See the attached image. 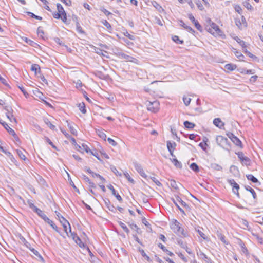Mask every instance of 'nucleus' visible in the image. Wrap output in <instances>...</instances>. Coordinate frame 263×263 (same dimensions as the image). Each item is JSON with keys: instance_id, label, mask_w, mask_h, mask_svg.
I'll use <instances>...</instances> for the list:
<instances>
[{"instance_id": "obj_1", "label": "nucleus", "mask_w": 263, "mask_h": 263, "mask_svg": "<svg viewBox=\"0 0 263 263\" xmlns=\"http://www.w3.org/2000/svg\"><path fill=\"white\" fill-rule=\"evenodd\" d=\"M206 22L209 24V26L207 25L206 27V29L209 32L215 36H221L222 35V31L220 29L218 25L211 21L210 18H208Z\"/></svg>"}, {"instance_id": "obj_2", "label": "nucleus", "mask_w": 263, "mask_h": 263, "mask_svg": "<svg viewBox=\"0 0 263 263\" xmlns=\"http://www.w3.org/2000/svg\"><path fill=\"white\" fill-rule=\"evenodd\" d=\"M171 228L177 235L180 236H185L183 229L181 227L180 223L176 220L172 221Z\"/></svg>"}, {"instance_id": "obj_3", "label": "nucleus", "mask_w": 263, "mask_h": 263, "mask_svg": "<svg viewBox=\"0 0 263 263\" xmlns=\"http://www.w3.org/2000/svg\"><path fill=\"white\" fill-rule=\"evenodd\" d=\"M216 142L218 145L224 149H229L230 148V143L228 139L223 136H217L216 137Z\"/></svg>"}, {"instance_id": "obj_4", "label": "nucleus", "mask_w": 263, "mask_h": 263, "mask_svg": "<svg viewBox=\"0 0 263 263\" xmlns=\"http://www.w3.org/2000/svg\"><path fill=\"white\" fill-rule=\"evenodd\" d=\"M159 103L158 101H148L146 104L148 110L153 112H157L159 110Z\"/></svg>"}, {"instance_id": "obj_5", "label": "nucleus", "mask_w": 263, "mask_h": 263, "mask_svg": "<svg viewBox=\"0 0 263 263\" xmlns=\"http://www.w3.org/2000/svg\"><path fill=\"white\" fill-rule=\"evenodd\" d=\"M209 142V141L208 138L204 137L203 138L202 141L198 144V146H200L206 153H208L210 149V146L208 144Z\"/></svg>"}, {"instance_id": "obj_6", "label": "nucleus", "mask_w": 263, "mask_h": 263, "mask_svg": "<svg viewBox=\"0 0 263 263\" xmlns=\"http://www.w3.org/2000/svg\"><path fill=\"white\" fill-rule=\"evenodd\" d=\"M4 108L7 111L6 113V116L8 118V119H9V120L11 122H14L15 123H16V119H15V118L14 117L13 115H12V109L11 108V107L8 106H5Z\"/></svg>"}, {"instance_id": "obj_7", "label": "nucleus", "mask_w": 263, "mask_h": 263, "mask_svg": "<svg viewBox=\"0 0 263 263\" xmlns=\"http://www.w3.org/2000/svg\"><path fill=\"white\" fill-rule=\"evenodd\" d=\"M60 222L62 224V226L64 228V231L67 234V235L69 237L68 235V232L67 231V226H69V231L71 232V226L69 223V222L65 219L63 216H61V219H60Z\"/></svg>"}, {"instance_id": "obj_8", "label": "nucleus", "mask_w": 263, "mask_h": 263, "mask_svg": "<svg viewBox=\"0 0 263 263\" xmlns=\"http://www.w3.org/2000/svg\"><path fill=\"white\" fill-rule=\"evenodd\" d=\"M237 155L242 164L246 166L250 165V159L248 157L245 156L242 152L238 153Z\"/></svg>"}, {"instance_id": "obj_9", "label": "nucleus", "mask_w": 263, "mask_h": 263, "mask_svg": "<svg viewBox=\"0 0 263 263\" xmlns=\"http://www.w3.org/2000/svg\"><path fill=\"white\" fill-rule=\"evenodd\" d=\"M0 123L3 125V126L5 127V128L7 130V132L10 134L14 136L16 140L18 139V137L17 136L14 130L12 129L11 128H10L6 122H3L2 120H0Z\"/></svg>"}, {"instance_id": "obj_10", "label": "nucleus", "mask_w": 263, "mask_h": 263, "mask_svg": "<svg viewBox=\"0 0 263 263\" xmlns=\"http://www.w3.org/2000/svg\"><path fill=\"white\" fill-rule=\"evenodd\" d=\"M228 182L233 186V192L236 194L238 197H239V194L238 192L239 185L235 181L234 179H230L228 181Z\"/></svg>"}, {"instance_id": "obj_11", "label": "nucleus", "mask_w": 263, "mask_h": 263, "mask_svg": "<svg viewBox=\"0 0 263 263\" xmlns=\"http://www.w3.org/2000/svg\"><path fill=\"white\" fill-rule=\"evenodd\" d=\"M176 146V144L175 142H171L170 141H167V147L172 157H175L173 154V152L175 149Z\"/></svg>"}, {"instance_id": "obj_12", "label": "nucleus", "mask_w": 263, "mask_h": 263, "mask_svg": "<svg viewBox=\"0 0 263 263\" xmlns=\"http://www.w3.org/2000/svg\"><path fill=\"white\" fill-rule=\"evenodd\" d=\"M134 165L135 170L140 174V175L144 178H147V175L144 172L141 165L138 164L137 162H134Z\"/></svg>"}, {"instance_id": "obj_13", "label": "nucleus", "mask_w": 263, "mask_h": 263, "mask_svg": "<svg viewBox=\"0 0 263 263\" xmlns=\"http://www.w3.org/2000/svg\"><path fill=\"white\" fill-rule=\"evenodd\" d=\"M76 149L82 153H83V151H85L87 153L90 152V149H89V147L84 143H82L81 145L79 144L77 145Z\"/></svg>"}, {"instance_id": "obj_14", "label": "nucleus", "mask_w": 263, "mask_h": 263, "mask_svg": "<svg viewBox=\"0 0 263 263\" xmlns=\"http://www.w3.org/2000/svg\"><path fill=\"white\" fill-rule=\"evenodd\" d=\"M107 187L109 190H110V191H111L112 194L116 197L118 201H122V197L120 196V195L118 193H116L115 189H114V187H113V186L111 184H109V185H107Z\"/></svg>"}, {"instance_id": "obj_15", "label": "nucleus", "mask_w": 263, "mask_h": 263, "mask_svg": "<svg viewBox=\"0 0 263 263\" xmlns=\"http://www.w3.org/2000/svg\"><path fill=\"white\" fill-rule=\"evenodd\" d=\"M118 56L123 59L126 60L127 61H130V62H134V60H136L135 58L125 54L123 52H119L118 54Z\"/></svg>"}, {"instance_id": "obj_16", "label": "nucleus", "mask_w": 263, "mask_h": 263, "mask_svg": "<svg viewBox=\"0 0 263 263\" xmlns=\"http://www.w3.org/2000/svg\"><path fill=\"white\" fill-rule=\"evenodd\" d=\"M174 203L175 204L176 206L178 207L180 210H181V208L179 206L178 203H180L183 206H185L186 203L184 202L179 197H176L175 199H173Z\"/></svg>"}, {"instance_id": "obj_17", "label": "nucleus", "mask_w": 263, "mask_h": 263, "mask_svg": "<svg viewBox=\"0 0 263 263\" xmlns=\"http://www.w3.org/2000/svg\"><path fill=\"white\" fill-rule=\"evenodd\" d=\"M213 124L217 127L221 129L223 127L224 123L220 120V118H215L213 120Z\"/></svg>"}, {"instance_id": "obj_18", "label": "nucleus", "mask_w": 263, "mask_h": 263, "mask_svg": "<svg viewBox=\"0 0 263 263\" xmlns=\"http://www.w3.org/2000/svg\"><path fill=\"white\" fill-rule=\"evenodd\" d=\"M35 213H36L38 216L42 218L45 221L49 220V218L44 214V212L41 209L38 208Z\"/></svg>"}, {"instance_id": "obj_19", "label": "nucleus", "mask_w": 263, "mask_h": 263, "mask_svg": "<svg viewBox=\"0 0 263 263\" xmlns=\"http://www.w3.org/2000/svg\"><path fill=\"white\" fill-rule=\"evenodd\" d=\"M30 250L38 258L39 260L42 262L44 261L43 258L37 250H35L34 248H30Z\"/></svg>"}, {"instance_id": "obj_20", "label": "nucleus", "mask_w": 263, "mask_h": 263, "mask_svg": "<svg viewBox=\"0 0 263 263\" xmlns=\"http://www.w3.org/2000/svg\"><path fill=\"white\" fill-rule=\"evenodd\" d=\"M171 161L174 164V165L178 168H181L182 167V164L180 162L178 161L177 159L175 157H173L172 159H170Z\"/></svg>"}, {"instance_id": "obj_21", "label": "nucleus", "mask_w": 263, "mask_h": 263, "mask_svg": "<svg viewBox=\"0 0 263 263\" xmlns=\"http://www.w3.org/2000/svg\"><path fill=\"white\" fill-rule=\"evenodd\" d=\"M231 140L236 145L241 147L242 143L236 136L232 137V139Z\"/></svg>"}, {"instance_id": "obj_22", "label": "nucleus", "mask_w": 263, "mask_h": 263, "mask_svg": "<svg viewBox=\"0 0 263 263\" xmlns=\"http://www.w3.org/2000/svg\"><path fill=\"white\" fill-rule=\"evenodd\" d=\"M31 70L36 74L37 71L39 72H40V67L38 64H34L31 65Z\"/></svg>"}, {"instance_id": "obj_23", "label": "nucleus", "mask_w": 263, "mask_h": 263, "mask_svg": "<svg viewBox=\"0 0 263 263\" xmlns=\"http://www.w3.org/2000/svg\"><path fill=\"white\" fill-rule=\"evenodd\" d=\"M200 258L204 260L206 263H212L211 259L203 253L200 254Z\"/></svg>"}, {"instance_id": "obj_24", "label": "nucleus", "mask_w": 263, "mask_h": 263, "mask_svg": "<svg viewBox=\"0 0 263 263\" xmlns=\"http://www.w3.org/2000/svg\"><path fill=\"white\" fill-rule=\"evenodd\" d=\"M235 41L243 48H246V43L245 42L241 40L240 38H239L238 36H236L234 38Z\"/></svg>"}, {"instance_id": "obj_25", "label": "nucleus", "mask_w": 263, "mask_h": 263, "mask_svg": "<svg viewBox=\"0 0 263 263\" xmlns=\"http://www.w3.org/2000/svg\"><path fill=\"white\" fill-rule=\"evenodd\" d=\"M128 224L132 229L135 230L137 233H140V229L136 224L132 223Z\"/></svg>"}, {"instance_id": "obj_26", "label": "nucleus", "mask_w": 263, "mask_h": 263, "mask_svg": "<svg viewBox=\"0 0 263 263\" xmlns=\"http://www.w3.org/2000/svg\"><path fill=\"white\" fill-rule=\"evenodd\" d=\"M246 177L249 180H251L253 183H257L258 181V179L252 174L247 175Z\"/></svg>"}, {"instance_id": "obj_27", "label": "nucleus", "mask_w": 263, "mask_h": 263, "mask_svg": "<svg viewBox=\"0 0 263 263\" xmlns=\"http://www.w3.org/2000/svg\"><path fill=\"white\" fill-rule=\"evenodd\" d=\"M184 125L186 128H189V129H192L195 126V124H194V123H191L188 121H185L184 122Z\"/></svg>"}, {"instance_id": "obj_28", "label": "nucleus", "mask_w": 263, "mask_h": 263, "mask_svg": "<svg viewBox=\"0 0 263 263\" xmlns=\"http://www.w3.org/2000/svg\"><path fill=\"white\" fill-rule=\"evenodd\" d=\"M245 188L247 191H249L252 194L254 199H256L257 198L256 194L252 188L249 186H245Z\"/></svg>"}, {"instance_id": "obj_29", "label": "nucleus", "mask_w": 263, "mask_h": 263, "mask_svg": "<svg viewBox=\"0 0 263 263\" xmlns=\"http://www.w3.org/2000/svg\"><path fill=\"white\" fill-rule=\"evenodd\" d=\"M118 223L120 226L123 229L124 231L126 232L127 234H129V230L128 228L126 227V226L121 221H119Z\"/></svg>"}, {"instance_id": "obj_30", "label": "nucleus", "mask_w": 263, "mask_h": 263, "mask_svg": "<svg viewBox=\"0 0 263 263\" xmlns=\"http://www.w3.org/2000/svg\"><path fill=\"white\" fill-rule=\"evenodd\" d=\"M188 18L194 23L195 26L197 28V21H196L194 16L192 14H188Z\"/></svg>"}, {"instance_id": "obj_31", "label": "nucleus", "mask_w": 263, "mask_h": 263, "mask_svg": "<svg viewBox=\"0 0 263 263\" xmlns=\"http://www.w3.org/2000/svg\"><path fill=\"white\" fill-rule=\"evenodd\" d=\"M225 68L227 70L232 71L234 70L236 68V65L232 64H227L225 65Z\"/></svg>"}, {"instance_id": "obj_32", "label": "nucleus", "mask_w": 263, "mask_h": 263, "mask_svg": "<svg viewBox=\"0 0 263 263\" xmlns=\"http://www.w3.org/2000/svg\"><path fill=\"white\" fill-rule=\"evenodd\" d=\"M46 222L48 223L51 226V227L55 230L57 232H59L58 230V227L57 226L53 223V222L50 219H49V220L46 221Z\"/></svg>"}, {"instance_id": "obj_33", "label": "nucleus", "mask_w": 263, "mask_h": 263, "mask_svg": "<svg viewBox=\"0 0 263 263\" xmlns=\"http://www.w3.org/2000/svg\"><path fill=\"white\" fill-rule=\"evenodd\" d=\"M217 237L218 238L220 239L224 244L227 243L225 239V236L223 234L221 233H219L217 234Z\"/></svg>"}, {"instance_id": "obj_34", "label": "nucleus", "mask_w": 263, "mask_h": 263, "mask_svg": "<svg viewBox=\"0 0 263 263\" xmlns=\"http://www.w3.org/2000/svg\"><path fill=\"white\" fill-rule=\"evenodd\" d=\"M57 10H58L59 13H60L61 14H62V13L65 14V11H64L63 7L60 4L58 3L57 4Z\"/></svg>"}, {"instance_id": "obj_35", "label": "nucleus", "mask_w": 263, "mask_h": 263, "mask_svg": "<svg viewBox=\"0 0 263 263\" xmlns=\"http://www.w3.org/2000/svg\"><path fill=\"white\" fill-rule=\"evenodd\" d=\"M67 126L69 127L71 134H73V135L76 136L77 135V130L75 128H74L69 123H68Z\"/></svg>"}, {"instance_id": "obj_36", "label": "nucleus", "mask_w": 263, "mask_h": 263, "mask_svg": "<svg viewBox=\"0 0 263 263\" xmlns=\"http://www.w3.org/2000/svg\"><path fill=\"white\" fill-rule=\"evenodd\" d=\"M76 28H77V31L79 32L80 33L83 34L84 33V31L83 30L82 28L81 27L79 23L78 22H77L76 23Z\"/></svg>"}, {"instance_id": "obj_37", "label": "nucleus", "mask_w": 263, "mask_h": 263, "mask_svg": "<svg viewBox=\"0 0 263 263\" xmlns=\"http://www.w3.org/2000/svg\"><path fill=\"white\" fill-rule=\"evenodd\" d=\"M98 136L101 138L102 139H104V140H106V134L102 131L101 130H98L97 132Z\"/></svg>"}, {"instance_id": "obj_38", "label": "nucleus", "mask_w": 263, "mask_h": 263, "mask_svg": "<svg viewBox=\"0 0 263 263\" xmlns=\"http://www.w3.org/2000/svg\"><path fill=\"white\" fill-rule=\"evenodd\" d=\"M80 110L83 114H85L86 112V110L85 109V104L84 103H80L79 105Z\"/></svg>"}, {"instance_id": "obj_39", "label": "nucleus", "mask_w": 263, "mask_h": 263, "mask_svg": "<svg viewBox=\"0 0 263 263\" xmlns=\"http://www.w3.org/2000/svg\"><path fill=\"white\" fill-rule=\"evenodd\" d=\"M81 248L85 247L84 243L82 241L80 237H77V240L74 241Z\"/></svg>"}, {"instance_id": "obj_40", "label": "nucleus", "mask_w": 263, "mask_h": 263, "mask_svg": "<svg viewBox=\"0 0 263 263\" xmlns=\"http://www.w3.org/2000/svg\"><path fill=\"white\" fill-rule=\"evenodd\" d=\"M124 175L125 176V177H126V178L130 182H131L133 184H134L135 183V181L134 180V179L133 178H132L130 176V175H129V174L126 172L125 173H124Z\"/></svg>"}, {"instance_id": "obj_41", "label": "nucleus", "mask_w": 263, "mask_h": 263, "mask_svg": "<svg viewBox=\"0 0 263 263\" xmlns=\"http://www.w3.org/2000/svg\"><path fill=\"white\" fill-rule=\"evenodd\" d=\"M170 185L173 188H174L176 190H177L179 189L177 183L174 180H172L171 181Z\"/></svg>"}, {"instance_id": "obj_42", "label": "nucleus", "mask_w": 263, "mask_h": 263, "mask_svg": "<svg viewBox=\"0 0 263 263\" xmlns=\"http://www.w3.org/2000/svg\"><path fill=\"white\" fill-rule=\"evenodd\" d=\"M172 40L176 43L182 44L183 41L180 40L178 36L175 35L172 37Z\"/></svg>"}, {"instance_id": "obj_43", "label": "nucleus", "mask_w": 263, "mask_h": 263, "mask_svg": "<svg viewBox=\"0 0 263 263\" xmlns=\"http://www.w3.org/2000/svg\"><path fill=\"white\" fill-rule=\"evenodd\" d=\"M28 205L29 206V208L30 209H31L33 211V212H34L38 209V208H37L36 206H35L34 205V204L32 203V202H31L30 201H28Z\"/></svg>"}, {"instance_id": "obj_44", "label": "nucleus", "mask_w": 263, "mask_h": 263, "mask_svg": "<svg viewBox=\"0 0 263 263\" xmlns=\"http://www.w3.org/2000/svg\"><path fill=\"white\" fill-rule=\"evenodd\" d=\"M17 153L21 159L24 160H25L26 157L22 151L17 150Z\"/></svg>"}, {"instance_id": "obj_45", "label": "nucleus", "mask_w": 263, "mask_h": 263, "mask_svg": "<svg viewBox=\"0 0 263 263\" xmlns=\"http://www.w3.org/2000/svg\"><path fill=\"white\" fill-rule=\"evenodd\" d=\"M150 178L152 180V181L155 182L158 186H160L162 185V184L155 177H150Z\"/></svg>"}, {"instance_id": "obj_46", "label": "nucleus", "mask_w": 263, "mask_h": 263, "mask_svg": "<svg viewBox=\"0 0 263 263\" xmlns=\"http://www.w3.org/2000/svg\"><path fill=\"white\" fill-rule=\"evenodd\" d=\"M253 236H254L255 237L256 239H257V240L258 241V242L259 243H260V244L263 243V238L261 237H260L257 234H253Z\"/></svg>"}, {"instance_id": "obj_47", "label": "nucleus", "mask_w": 263, "mask_h": 263, "mask_svg": "<svg viewBox=\"0 0 263 263\" xmlns=\"http://www.w3.org/2000/svg\"><path fill=\"white\" fill-rule=\"evenodd\" d=\"M18 88L20 89V90H21V91L23 93V94L24 95V96H25L26 98H28V96H29V95L28 94V93L25 90L24 88L23 87V86H18Z\"/></svg>"}, {"instance_id": "obj_48", "label": "nucleus", "mask_w": 263, "mask_h": 263, "mask_svg": "<svg viewBox=\"0 0 263 263\" xmlns=\"http://www.w3.org/2000/svg\"><path fill=\"white\" fill-rule=\"evenodd\" d=\"M37 33L39 36L42 37L43 39L44 38L43 35L44 34V32L40 27L37 28Z\"/></svg>"}, {"instance_id": "obj_49", "label": "nucleus", "mask_w": 263, "mask_h": 263, "mask_svg": "<svg viewBox=\"0 0 263 263\" xmlns=\"http://www.w3.org/2000/svg\"><path fill=\"white\" fill-rule=\"evenodd\" d=\"M29 15H30L31 17H32V18H34L35 19H37V20H41L42 19V17H41V16H37V15H35L34 14H33V13H31V12H28V13Z\"/></svg>"}, {"instance_id": "obj_50", "label": "nucleus", "mask_w": 263, "mask_h": 263, "mask_svg": "<svg viewBox=\"0 0 263 263\" xmlns=\"http://www.w3.org/2000/svg\"><path fill=\"white\" fill-rule=\"evenodd\" d=\"M183 102L184 104L186 106L190 104L191 101V98L187 97H183Z\"/></svg>"}, {"instance_id": "obj_51", "label": "nucleus", "mask_w": 263, "mask_h": 263, "mask_svg": "<svg viewBox=\"0 0 263 263\" xmlns=\"http://www.w3.org/2000/svg\"><path fill=\"white\" fill-rule=\"evenodd\" d=\"M45 123L50 127V129L52 130H55V126L54 125H53L50 121L47 120V121H45Z\"/></svg>"}, {"instance_id": "obj_52", "label": "nucleus", "mask_w": 263, "mask_h": 263, "mask_svg": "<svg viewBox=\"0 0 263 263\" xmlns=\"http://www.w3.org/2000/svg\"><path fill=\"white\" fill-rule=\"evenodd\" d=\"M190 168L195 172H197V164L196 163L191 164Z\"/></svg>"}, {"instance_id": "obj_53", "label": "nucleus", "mask_w": 263, "mask_h": 263, "mask_svg": "<svg viewBox=\"0 0 263 263\" xmlns=\"http://www.w3.org/2000/svg\"><path fill=\"white\" fill-rule=\"evenodd\" d=\"M107 141L109 142V143L112 146H115L117 145V142L114 140L110 138H108L107 139Z\"/></svg>"}, {"instance_id": "obj_54", "label": "nucleus", "mask_w": 263, "mask_h": 263, "mask_svg": "<svg viewBox=\"0 0 263 263\" xmlns=\"http://www.w3.org/2000/svg\"><path fill=\"white\" fill-rule=\"evenodd\" d=\"M234 53H235V55H236L238 58H239V60H242V59H241V58H243V57H244L243 55L241 53H240V52H238V51H235V52H234Z\"/></svg>"}, {"instance_id": "obj_55", "label": "nucleus", "mask_w": 263, "mask_h": 263, "mask_svg": "<svg viewBox=\"0 0 263 263\" xmlns=\"http://www.w3.org/2000/svg\"><path fill=\"white\" fill-rule=\"evenodd\" d=\"M244 6L248 10H251L253 9V7L251 6V5L248 2H246L245 3H244Z\"/></svg>"}, {"instance_id": "obj_56", "label": "nucleus", "mask_w": 263, "mask_h": 263, "mask_svg": "<svg viewBox=\"0 0 263 263\" xmlns=\"http://www.w3.org/2000/svg\"><path fill=\"white\" fill-rule=\"evenodd\" d=\"M76 88L78 89L81 88L83 85L82 82L80 80H77V81L76 82Z\"/></svg>"}, {"instance_id": "obj_57", "label": "nucleus", "mask_w": 263, "mask_h": 263, "mask_svg": "<svg viewBox=\"0 0 263 263\" xmlns=\"http://www.w3.org/2000/svg\"><path fill=\"white\" fill-rule=\"evenodd\" d=\"M203 2V4L205 6L206 8H210V4L209 3V0H202Z\"/></svg>"}, {"instance_id": "obj_58", "label": "nucleus", "mask_w": 263, "mask_h": 263, "mask_svg": "<svg viewBox=\"0 0 263 263\" xmlns=\"http://www.w3.org/2000/svg\"><path fill=\"white\" fill-rule=\"evenodd\" d=\"M184 28L189 32L192 33H195V31L191 27L187 25H186Z\"/></svg>"}, {"instance_id": "obj_59", "label": "nucleus", "mask_w": 263, "mask_h": 263, "mask_svg": "<svg viewBox=\"0 0 263 263\" xmlns=\"http://www.w3.org/2000/svg\"><path fill=\"white\" fill-rule=\"evenodd\" d=\"M198 234L200 235V236L204 240H206L208 239V237H206V235L200 231L199 230H198Z\"/></svg>"}, {"instance_id": "obj_60", "label": "nucleus", "mask_w": 263, "mask_h": 263, "mask_svg": "<svg viewBox=\"0 0 263 263\" xmlns=\"http://www.w3.org/2000/svg\"><path fill=\"white\" fill-rule=\"evenodd\" d=\"M54 18L59 19L61 17V14L59 12H55L52 14Z\"/></svg>"}, {"instance_id": "obj_61", "label": "nucleus", "mask_w": 263, "mask_h": 263, "mask_svg": "<svg viewBox=\"0 0 263 263\" xmlns=\"http://www.w3.org/2000/svg\"><path fill=\"white\" fill-rule=\"evenodd\" d=\"M111 170L116 175H118L120 176H122V174L119 173L118 171L117 170V168L115 167H111Z\"/></svg>"}, {"instance_id": "obj_62", "label": "nucleus", "mask_w": 263, "mask_h": 263, "mask_svg": "<svg viewBox=\"0 0 263 263\" xmlns=\"http://www.w3.org/2000/svg\"><path fill=\"white\" fill-rule=\"evenodd\" d=\"M243 51L245 53H246L249 57L250 58H256L255 55H254L253 54L250 53L249 51H248L247 50H246L245 48L243 49Z\"/></svg>"}, {"instance_id": "obj_63", "label": "nucleus", "mask_w": 263, "mask_h": 263, "mask_svg": "<svg viewBox=\"0 0 263 263\" xmlns=\"http://www.w3.org/2000/svg\"><path fill=\"white\" fill-rule=\"evenodd\" d=\"M70 233V236L72 238L73 240L75 241L77 240V237H79L76 233H72L71 231L69 232Z\"/></svg>"}, {"instance_id": "obj_64", "label": "nucleus", "mask_w": 263, "mask_h": 263, "mask_svg": "<svg viewBox=\"0 0 263 263\" xmlns=\"http://www.w3.org/2000/svg\"><path fill=\"white\" fill-rule=\"evenodd\" d=\"M208 8H206L205 7V6L204 5V4H198V9H199L200 10H205L206 11V9H208Z\"/></svg>"}]
</instances>
